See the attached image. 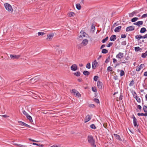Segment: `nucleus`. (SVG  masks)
<instances>
[{
    "label": "nucleus",
    "instance_id": "obj_1",
    "mask_svg": "<svg viewBox=\"0 0 147 147\" xmlns=\"http://www.w3.org/2000/svg\"><path fill=\"white\" fill-rule=\"evenodd\" d=\"M88 142L91 145L92 147H96L95 144V142L92 136H89L88 137Z\"/></svg>",
    "mask_w": 147,
    "mask_h": 147
},
{
    "label": "nucleus",
    "instance_id": "obj_2",
    "mask_svg": "<svg viewBox=\"0 0 147 147\" xmlns=\"http://www.w3.org/2000/svg\"><path fill=\"white\" fill-rule=\"evenodd\" d=\"M4 6L5 9L8 11L12 12L13 11V9L11 6L9 4L7 3H5Z\"/></svg>",
    "mask_w": 147,
    "mask_h": 147
},
{
    "label": "nucleus",
    "instance_id": "obj_3",
    "mask_svg": "<svg viewBox=\"0 0 147 147\" xmlns=\"http://www.w3.org/2000/svg\"><path fill=\"white\" fill-rule=\"evenodd\" d=\"M71 93L78 97H80L81 96V95L80 93L76 90H72L71 91Z\"/></svg>",
    "mask_w": 147,
    "mask_h": 147
},
{
    "label": "nucleus",
    "instance_id": "obj_4",
    "mask_svg": "<svg viewBox=\"0 0 147 147\" xmlns=\"http://www.w3.org/2000/svg\"><path fill=\"white\" fill-rule=\"evenodd\" d=\"M18 123L20 124V125L22 126H26L29 128H30L31 126L21 121H19Z\"/></svg>",
    "mask_w": 147,
    "mask_h": 147
},
{
    "label": "nucleus",
    "instance_id": "obj_5",
    "mask_svg": "<svg viewBox=\"0 0 147 147\" xmlns=\"http://www.w3.org/2000/svg\"><path fill=\"white\" fill-rule=\"evenodd\" d=\"M134 26H131L127 27L126 29V31L127 32L131 31L134 30Z\"/></svg>",
    "mask_w": 147,
    "mask_h": 147
},
{
    "label": "nucleus",
    "instance_id": "obj_6",
    "mask_svg": "<svg viewBox=\"0 0 147 147\" xmlns=\"http://www.w3.org/2000/svg\"><path fill=\"white\" fill-rule=\"evenodd\" d=\"M124 53H122L119 52L116 56V57L119 59H121L123 57Z\"/></svg>",
    "mask_w": 147,
    "mask_h": 147
},
{
    "label": "nucleus",
    "instance_id": "obj_7",
    "mask_svg": "<svg viewBox=\"0 0 147 147\" xmlns=\"http://www.w3.org/2000/svg\"><path fill=\"white\" fill-rule=\"evenodd\" d=\"M54 34L53 33H51L48 34L47 36V39L48 40H51L54 36Z\"/></svg>",
    "mask_w": 147,
    "mask_h": 147
},
{
    "label": "nucleus",
    "instance_id": "obj_8",
    "mask_svg": "<svg viewBox=\"0 0 147 147\" xmlns=\"http://www.w3.org/2000/svg\"><path fill=\"white\" fill-rule=\"evenodd\" d=\"M20 57V55H10V57L11 59H18Z\"/></svg>",
    "mask_w": 147,
    "mask_h": 147
},
{
    "label": "nucleus",
    "instance_id": "obj_9",
    "mask_svg": "<svg viewBox=\"0 0 147 147\" xmlns=\"http://www.w3.org/2000/svg\"><path fill=\"white\" fill-rule=\"evenodd\" d=\"M71 69L72 71H76L78 69L77 66L76 64H73L71 67Z\"/></svg>",
    "mask_w": 147,
    "mask_h": 147
},
{
    "label": "nucleus",
    "instance_id": "obj_10",
    "mask_svg": "<svg viewBox=\"0 0 147 147\" xmlns=\"http://www.w3.org/2000/svg\"><path fill=\"white\" fill-rule=\"evenodd\" d=\"M91 118V116L90 115H87L85 119V122L86 123L89 121Z\"/></svg>",
    "mask_w": 147,
    "mask_h": 147
},
{
    "label": "nucleus",
    "instance_id": "obj_11",
    "mask_svg": "<svg viewBox=\"0 0 147 147\" xmlns=\"http://www.w3.org/2000/svg\"><path fill=\"white\" fill-rule=\"evenodd\" d=\"M102 82L100 81H98L97 82V86L98 88L100 89L102 88Z\"/></svg>",
    "mask_w": 147,
    "mask_h": 147
},
{
    "label": "nucleus",
    "instance_id": "obj_12",
    "mask_svg": "<svg viewBox=\"0 0 147 147\" xmlns=\"http://www.w3.org/2000/svg\"><path fill=\"white\" fill-rule=\"evenodd\" d=\"M98 63L95 60L92 63V68L93 69L96 68V67L97 66Z\"/></svg>",
    "mask_w": 147,
    "mask_h": 147
},
{
    "label": "nucleus",
    "instance_id": "obj_13",
    "mask_svg": "<svg viewBox=\"0 0 147 147\" xmlns=\"http://www.w3.org/2000/svg\"><path fill=\"white\" fill-rule=\"evenodd\" d=\"M143 22L142 21H140L136 22L134 23V24L138 26H140V25H142Z\"/></svg>",
    "mask_w": 147,
    "mask_h": 147
},
{
    "label": "nucleus",
    "instance_id": "obj_14",
    "mask_svg": "<svg viewBox=\"0 0 147 147\" xmlns=\"http://www.w3.org/2000/svg\"><path fill=\"white\" fill-rule=\"evenodd\" d=\"M88 41L87 39H84L82 41V45L84 46H86L88 43Z\"/></svg>",
    "mask_w": 147,
    "mask_h": 147
},
{
    "label": "nucleus",
    "instance_id": "obj_15",
    "mask_svg": "<svg viewBox=\"0 0 147 147\" xmlns=\"http://www.w3.org/2000/svg\"><path fill=\"white\" fill-rule=\"evenodd\" d=\"M144 66V64H141L137 68L136 70L138 71H140L141 69L143 68Z\"/></svg>",
    "mask_w": 147,
    "mask_h": 147
},
{
    "label": "nucleus",
    "instance_id": "obj_16",
    "mask_svg": "<svg viewBox=\"0 0 147 147\" xmlns=\"http://www.w3.org/2000/svg\"><path fill=\"white\" fill-rule=\"evenodd\" d=\"M116 36L115 35H112L110 38V40L111 41H114L116 39Z\"/></svg>",
    "mask_w": 147,
    "mask_h": 147
},
{
    "label": "nucleus",
    "instance_id": "obj_17",
    "mask_svg": "<svg viewBox=\"0 0 147 147\" xmlns=\"http://www.w3.org/2000/svg\"><path fill=\"white\" fill-rule=\"evenodd\" d=\"M133 119V122L134 126H138V125L137 124V119L134 116Z\"/></svg>",
    "mask_w": 147,
    "mask_h": 147
},
{
    "label": "nucleus",
    "instance_id": "obj_18",
    "mask_svg": "<svg viewBox=\"0 0 147 147\" xmlns=\"http://www.w3.org/2000/svg\"><path fill=\"white\" fill-rule=\"evenodd\" d=\"M121 26H119L116 27L114 31L115 32H119L121 30Z\"/></svg>",
    "mask_w": 147,
    "mask_h": 147
},
{
    "label": "nucleus",
    "instance_id": "obj_19",
    "mask_svg": "<svg viewBox=\"0 0 147 147\" xmlns=\"http://www.w3.org/2000/svg\"><path fill=\"white\" fill-rule=\"evenodd\" d=\"M114 137L119 141H121L122 140L119 136L117 134H114Z\"/></svg>",
    "mask_w": 147,
    "mask_h": 147
},
{
    "label": "nucleus",
    "instance_id": "obj_20",
    "mask_svg": "<svg viewBox=\"0 0 147 147\" xmlns=\"http://www.w3.org/2000/svg\"><path fill=\"white\" fill-rule=\"evenodd\" d=\"M80 34H82V35H80L79 36V38H80L82 37H85L86 36V33L85 32L82 31L81 32Z\"/></svg>",
    "mask_w": 147,
    "mask_h": 147
},
{
    "label": "nucleus",
    "instance_id": "obj_21",
    "mask_svg": "<svg viewBox=\"0 0 147 147\" xmlns=\"http://www.w3.org/2000/svg\"><path fill=\"white\" fill-rule=\"evenodd\" d=\"M137 13V11H133L131 13H130L129 14V16L130 17H133L135 14H136Z\"/></svg>",
    "mask_w": 147,
    "mask_h": 147
},
{
    "label": "nucleus",
    "instance_id": "obj_22",
    "mask_svg": "<svg viewBox=\"0 0 147 147\" xmlns=\"http://www.w3.org/2000/svg\"><path fill=\"white\" fill-rule=\"evenodd\" d=\"M135 37L136 39L138 40H140V39L142 38V36L140 35H137L135 36Z\"/></svg>",
    "mask_w": 147,
    "mask_h": 147
},
{
    "label": "nucleus",
    "instance_id": "obj_23",
    "mask_svg": "<svg viewBox=\"0 0 147 147\" xmlns=\"http://www.w3.org/2000/svg\"><path fill=\"white\" fill-rule=\"evenodd\" d=\"M38 79H39V78H38V76H35V77H34V78H32L30 80L31 81H32V80H34V81H35V82H36L38 81Z\"/></svg>",
    "mask_w": 147,
    "mask_h": 147
},
{
    "label": "nucleus",
    "instance_id": "obj_24",
    "mask_svg": "<svg viewBox=\"0 0 147 147\" xmlns=\"http://www.w3.org/2000/svg\"><path fill=\"white\" fill-rule=\"evenodd\" d=\"M83 74L85 76H88L90 74V72L87 71H84L83 72Z\"/></svg>",
    "mask_w": 147,
    "mask_h": 147
},
{
    "label": "nucleus",
    "instance_id": "obj_25",
    "mask_svg": "<svg viewBox=\"0 0 147 147\" xmlns=\"http://www.w3.org/2000/svg\"><path fill=\"white\" fill-rule=\"evenodd\" d=\"M146 31V29L145 28H141L140 30V32L141 33H144Z\"/></svg>",
    "mask_w": 147,
    "mask_h": 147
},
{
    "label": "nucleus",
    "instance_id": "obj_26",
    "mask_svg": "<svg viewBox=\"0 0 147 147\" xmlns=\"http://www.w3.org/2000/svg\"><path fill=\"white\" fill-rule=\"evenodd\" d=\"M26 117L28 120H29L30 122H33L32 117L28 115V116H27Z\"/></svg>",
    "mask_w": 147,
    "mask_h": 147
},
{
    "label": "nucleus",
    "instance_id": "obj_27",
    "mask_svg": "<svg viewBox=\"0 0 147 147\" xmlns=\"http://www.w3.org/2000/svg\"><path fill=\"white\" fill-rule=\"evenodd\" d=\"M74 15V13L73 12H71L68 14V16L69 17L73 16Z\"/></svg>",
    "mask_w": 147,
    "mask_h": 147
},
{
    "label": "nucleus",
    "instance_id": "obj_28",
    "mask_svg": "<svg viewBox=\"0 0 147 147\" xmlns=\"http://www.w3.org/2000/svg\"><path fill=\"white\" fill-rule=\"evenodd\" d=\"M137 115L139 116H147V113H138Z\"/></svg>",
    "mask_w": 147,
    "mask_h": 147
},
{
    "label": "nucleus",
    "instance_id": "obj_29",
    "mask_svg": "<svg viewBox=\"0 0 147 147\" xmlns=\"http://www.w3.org/2000/svg\"><path fill=\"white\" fill-rule=\"evenodd\" d=\"M147 56V51L144 53H142V57L143 58H145Z\"/></svg>",
    "mask_w": 147,
    "mask_h": 147
},
{
    "label": "nucleus",
    "instance_id": "obj_30",
    "mask_svg": "<svg viewBox=\"0 0 147 147\" xmlns=\"http://www.w3.org/2000/svg\"><path fill=\"white\" fill-rule=\"evenodd\" d=\"M76 8L78 10H80L81 8V6L80 4H77L76 5Z\"/></svg>",
    "mask_w": 147,
    "mask_h": 147
},
{
    "label": "nucleus",
    "instance_id": "obj_31",
    "mask_svg": "<svg viewBox=\"0 0 147 147\" xmlns=\"http://www.w3.org/2000/svg\"><path fill=\"white\" fill-rule=\"evenodd\" d=\"M120 71V76H123L125 74V73L123 70H119Z\"/></svg>",
    "mask_w": 147,
    "mask_h": 147
},
{
    "label": "nucleus",
    "instance_id": "obj_32",
    "mask_svg": "<svg viewBox=\"0 0 147 147\" xmlns=\"http://www.w3.org/2000/svg\"><path fill=\"white\" fill-rule=\"evenodd\" d=\"M108 52L107 50L105 49H103L102 51V53H107Z\"/></svg>",
    "mask_w": 147,
    "mask_h": 147
},
{
    "label": "nucleus",
    "instance_id": "obj_33",
    "mask_svg": "<svg viewBox=\"0 0 147 147\" xmlns=\"http://www.w3.org/2000/svg\"><path fill=\"white\" fill-rule=\"evenodd\" d=\"M74 74L77 76H79L80 75V73L79 71H78L74 73Z\"/></svg>",
    "mask_w": 147,
    "mask_h": 147
},
{
    "label": "nucleus",
    "instance_id": "obj_34",
    "mask_svg": "<svg viewBox=\"0 0 147 147\" xmlns=\"http://www.w3.org/2000/svg\"><path fill=\"white\" fill-rule=\"evenodd\" d=\"M138 19V18H137L135 17V18H134L131 19V21L132 22H134L136 21H137Z\"/></svg>",
    "mask_w": 147,
    "mask_h": 147
},
{
    "label": "nucleus",
    "instance_id": "obj_35",
    "mask_svg": "<svg viewBox=\"0 0 147 147\" xmlns=\"http://www.w3.org/2000/svg\"><path fill=\"white\" fill-rule=\"evenodd\" d=\"M141 50V49L139 48V47H135V50L136 51H138Z\"/></svg>",
    "mask_w": 147,
    "mask_h": 147
},
{
    "label": "nucleus",
    "instance_id": "obj_36",
    "mask_svg": "<svg viewBox=\"0 0 147 147\" xmlns=\"http://www.w3.org/2000/svg\"><path fill=\"white\" fill-rule=\"evenodd\" d=\"M143 109L145 112L147 113V107L144 106L143 107Z\"/></svg>",
    "mask_w": 147,
    "mask_h": 147
},
{
    "label": "nucleus",
    "instance_id": "obj_37",
    "mask_svg": "<svg viewBox=\"0 0 147 147\" xmlns=\"http://www.w3.org/2000/svg\"><path fill=\"white\" fill-rule=\"evenodd\" d=\"M134 84V82L133 80L131 81L129 84V86H133Z\"/></svg>",
    "mask_w": 147,
    "mask_h": 147
},
{
    "label": "nucleus",
    "instance_id": "obj_38",
    "mask_svg": "<svg viewBox=\"0 0 147 147\" xmlns=\"http://www.w3.org/2000/svg\"><path fill=\"white\" fill-rule=\"evenodd\" d=\"M98 78V76H95L94 77V80L95 81H97Z\"/></svg>",
    "mask_w": 147,
    "mask_h": 147
},
{
    "label": "nucleus",
    "instance_id": "obj_39",
    "mask_svg": "<svg viewBox=\"0 0 147 147\" xmlns=\"http://www.w3.org/2000/svg\"><path fill=\"white\" fill-rule=\"evenodd\" d=\"M110 56H109L108 57L107 59H106L105 61V62L106 63H108V62H109V61H110Z\"/></svg>",
    "mask_w": 147,
    "mask_h": 147
},
{
    "label": "nucleus",
    "instance_id": "obj_40",
    "mask_svg": "<svg viewBox=\"0 0 147 147\" xmlns=\"http://www.w3.org/2000/svg\"><path fill=\"white\" fill-rule=\"evenodd\" d=\"M23 113L25 115L26 117L29 115L28 113L24 110H23L22 111Z\"/></svg>",
    "mask_w": 147,
    "mask_h": 147
},
{
    "label": "nucleus",
    "instance_id": "obj_41",
    "mask_svg": "<svg viewBox=\"0 0 147 147\" xmlns=\"http://www.w3.org/2000/svg\"><path fill=\"white\" fill-rule=\"evenodd\" d=\"M108 36H107V37H106V38H105L103 39L102 40V42L105 43L107 40H108Z\"/></svg>",
    "mask_w": 147,
    "mask_h": 147
},
{
    "label": "nucleus",
    "instance_id": "obj_42",
    "mask_svg": "<svg viewBox=\"0 0 147 147\" xmlns=\"http://www.w3.org/2000/svg\"><path fill=\"white\" fill-rule=\"evenodd\" d=\"M107 70L108 71H112V68L111 66H109L107 67Z\"/></svg>",
    "mask_w": 147,
    "mask_h": 147
},
{
    "label": "nucleus",
    "instance_id": "obj_43",
    "mask_svg": "<svg viewBox=\"0 0 147 147\" xmlns=\"http://www.w3.org/2000/svg\"><path fill=\"white\" fill-rule=\"evenodd\" d=\"M14 144L20 147H24L25 146L23 145H21L20 144Z\"/></svg>",
    "mask_w": 147,
    "mask_h": 147
},
{
    "label": "nucleus",
    "instance_id": "obj_44",
    "mask_svg": "<svg viewBox=\"0 0 147 147\" xmlns=\"http://www.w3.org/2000/svg\"><path fill=\"white\" fill-rule=\"evenodd\" d=\"M94 101L96 102L97 103H99V100L97 98H94Z\"/></svg>",
    "mask_w": 147,
    "mask_h": 147
},
{
    "label": "nucleus",
    "instance_id": "obj_45",
    "mask_svg": "<svg viewBox=\"0 0 147 147\" xmlns=\"http://www.w3.org/2000/svg\"><path fill=\"white\" fill-rule=\"evenodd\" d=\"M90 127L91 128L93 129H95L96 128V127L95 125L93 124L91 125H90Z\"/></svg>",
    "mask_w": 147,
    "mask_h": 147
},
{
    "label": "nucleus",
    "instance_id": "obj_46",
    "mask_svg": "<svg viewBox=\"0 0 147 147\" xmlns=\"http://www.w3.org/2000/svg\"><path fill=\"white\" fill-rule=\"evenodd\" d=\"M86 67L88 69H90V63H88L86 65Z\"/></svg>",
    "mask_w": 147,
    "mask_h": 147
},
{
    "label": "nucleus",
    "instance_id": "obj_47",
    "mask_svg": "<svg viewBox=\"0 0 147 147\" xmlns=\"http://www.w3.org/2000/svg\"><path fill=\"white\" fill-rule=\"evenodd\" d=\"M38 36H40V35H43L45 34V33L44 32H38Z\"/></svg>",
    "mask_w": 147,
    "mask_h": 147
},
{
    "label": "nucleus",
    "instance_id": "obj_48",
    "mask_svg": "<svg viewBox=\"0 0 147 147\" xmlns=\"http://www.w3.org/2000/svg\"><path fill=\"white\" fill-rule=\"evenodd\" d=\"M146 17H147V13H146V14H144L142 16L141 18H145Z\"/></svg>",
    "mask_w": 147,
    "mask_h": 147
},
{
    "label": "nucleus",
    "instance_id": "obj_49",
    "mask_svg": "<svg viewBox=\"0 0 147 147\" xmlns=\"http://www.w3.org/2000/svg\"><path fill=\"white\" fill-rule=\"evenodd\" d=\"M133 96L135 98V99L137 98L138 97V96H137V94H136V92H134V94H133Z\"/></svg>",
    "mask_w": 147,
    "mask_h": 147
},
{
    "label": "nucleus",
    "instance_id": "obj_50",
    "mask_svg": "<svg viewBox=\"0 0 147 147\" xmlns=\"http://www.w3.org/2000/svg\"><path fill=\"white\" fill-rule=\"evenodd\" d=\"M136 100L138 102H139V103H140L141 102V100L140 98L139 97H138L137 98H136Z\"/></svg>",
    "mask_w": 147,
    "mask_h": 147
},
{
    "label": "nucleus",
    "instance_id": "obj_51",
    "mask_svg": "<svg viewBox=\"0 0 147 147\" xmlns=\"http://www.w3.org/2000/svg\"><path fill=\"white\" fill-rule=\"evenodd\" d=\"M56 52H58L57 53L58 54H59L60 53V52H61V51L60 49H59L58 48L57 49Z\"/></svg>",
    "mask_w": 147,
    "mask_h": 147
},
{
    "label": "nucleus",
    "instance_id": "obj_52",
    "mask_svg": "<svg viewBox=\"0 0 147 147\" xmlns=\"http://www.w3.org/2000/svg\"><path fill=\"white\" fill-rule=\"evenodd\" d=\"M113 45V43L111 42H109L107 45V47H110V46L112 45Z\"/></svg>",
    "mask_w": 147,
    "mask_h": 147
},
{
    "label": "nucleus",
    "instance_id": "obj_53",
    "mask_svg": "<svg viewBox=\"0 0 147 147\" xmlns=\"http://www.w3.org/2000/svg\"><path fill=\"white\" fill-rule=\"evenodd\" d=\"M92 90L94 92H96L97 91L95 87H92Z\"/></svg>",
    "mask_w": 147,
    "mask_h": 147
},
{
    "label": "nucleus",
    "instance_id": "obj_54",
    "mask_svg": "<svg viewBox=\"0 0 147 147\" xmlns=\"http://www.w3.org/2000/svg\"><path fill=\"white\" fill-rule=\"evenodd\" d=\"M126 36L125 34H122L121 35V37L122 38H125Z\"/></svg>",
    "mask_w": 147,
    "mask_h": 147
},
{
    "label": "nucleus",
    "instance_id": "obj_55",
    "mask_svg": "<svg viewBox=\"0 0 147 147\" xmlns=\"http://www.w3.org/2000/svg\"><path fill=\"white\" fill-rule=\"evenodd\" d=\"M33 144L34 145H37L38 146H40V145L41 146H43V145L41 144H37L36 143H33Z\"/></svg>",
    "mask_w": 147,
    "mask_h": 147
},
{
    "label": "nucleus",
    "instance_id": "obj_56",
    "mask_svg": "<svg viewBox=\"0 0 147 147\" xmlns=\"http://www.w3.org/2000/svg\"><path fill=\"white\" fill-rule=\"evenodd\" d=\"M142 38H147V34H145L144 36H142Z\"/></svg>",
    "mask_w": 147,
    "mask_h": 147
},
{
    "label": "nucleus",
    "instance_id": "obj_57",
    "mask_svg": "<svg viewBox=\"0 0 147 147\" xmlns=\"http://www.w3.org/2000/svg\"><path fill=\"white\" fill-rule=\"evenodd\" d=\"M138 108L139 109H141L142 108L141 106L140 105H138Z\"/></svg>",
    "mask_w": 147,
    "mask_h": 147
},
{
    "label": "nucleus",
    "instance_id": "obj_58",
    "mask_svg": "<svg viewBox=\"0 0 147 147\" xmlns=\"http://www.w3.org/2000/svg\"><path fill=\"white\" fill-rule=\"evenodd\" d=\"M105 47V45H102L101 47H100V49H102V48Z\"/></svg>",
    "mask_w": 147,
    "mask_h": 147
},
{
    "label": "nucleus",
    "instance_id": "obj_59",
    "mask_svg": "<svg viewBox=\"0 0 147 147\" xmlns=\"http://www.w3.org/2000/svg\"><path fill=\"white\" fill-rule=\"evenodd\" d=\"M144 76H147V71H146L144 73Z\"/></svg>",
    "mask_w": 147,
    "mask_h": 147
},
{
    "label": "nucleus",
    "instance_id": "obj_60",
    "mask_svg": "<svg viewBox=\"0 0 147 147\" xmlns=\"http://www.w3.org/2000/svg\"><path fill=\"white\" fill-rule=\"evenodd\" d=\"M78 80L79 82H82V79H78Z\"/></svg>",
    "mask_w": 147,
    "mask_h": 147
},
{
    "label": "nucleus",
    "instance_id": "obj_61",
    "mask_svg": "<svg viewBox=\"0 0 147 147\" xmlns=\"http://www.w3.org/2000/svg\"><path fill=\"white\" fill-rule=\"evenodd\" d=\"M117 61V60L116 59H115V58L113 59V62L114 63H115Z\"/></svg>",
    "mask_w": 147,
    "mask_h": 147
},
{
    "label": "nucleus",
    "instance_id": "obj_62",
    "mask_svg": "<svg viewBox=\"0 0 147 147\" xmlns=\"http://www.w3.org/2000/svg\"><path fill=\"white\" fill-rule=\"evenodd\" d=\"M91 29L93 30H95V27L94 26H92L91 27ZM93 31L94 30H93Z\"/></svg>",
    "mask_w": 147,
    "mask_h": 147
},
{
    "label": "nucleus",
    "instance_id": "obj_63",
    "mask_svg": "<svg viewBox=\"0 0 147 147\" xmlns=\"http://www.w3.org/2000/svg\"><path fill=\"white\" fill-rule=\"evenodd\" d=\"M90 107H94L95 106L94 105V104H91L90 105Z\"/></svg>",
    "mask_w": 147,
    "mask_h": 147
},
{
    "label": "nucleus",
    "instance_id": "obj_64",
    "mask_svg": "<svg viewBox=\"0 0 147 147\" xmlns=\"http://www.w3.org/2000/svg\"><path fill=\"white\" fill-rule=\"evenodd\" d=\"M2 116L5 118H6L7 117H8V116H7V115H2Z\"/></svg>",
    "mask_w": 147,
    "mask_h": 147
}]
</instances>
